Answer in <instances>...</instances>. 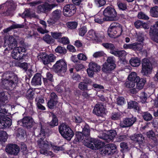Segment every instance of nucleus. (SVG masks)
<instances>
[{"instance_id": "obj_1", "label": "nucleus", "mask_w": 158, "mask_h": 158, "mask_svg": "<svg viewBox=\"0 0 158 158\" xmlns=\"http://www.w3.org/2000/svg\"><path fill=\"white\" fill-rule=\"evenodd\" d=\"M17 42L14 37L12 36H6L5 38L4 46L6 47L5 51L10 50L14 49L12 52V56L14 59L20 60L23 58L25 48L23 47H15Z\"/></svg>"}, {"instance_id": "obj_2", "label": "nucleus", "mask_w": 158, "mask_h": 158, "mask_svg": "<svg viewBox=\"0 0 158 158\" xmlns=\"http://www.w3.org/2000/svg\"><path fill=\"white\" fill-rule=\"evenodd\" d=\"M45 133L43 130L41 131L40 133L38 136L39 140L38 141V143L39 146L41 149L40 151L41 154H44L47 156H53V153L51 151L47 150L52 148L56 152L59 151L64 150V148L61 147H59L55 146L51 143H49L48 141L45 139Z\"/></svg>"}, {"instance_id": "obj_3", "label": "nucleus", "mask_w": 158, "mask_h": 158, "mask_svg": "<svg viewBox=\"0 0 158 158\" xmlns=\"http://www.w3.org/2000/svg\"><path fill=\"white\" fill-rule=\"evenodd\" d=\"M83 133L85 137L83 143L85 146L93 150L100 148L98 142L89 137L90 130L88 125H86L83 129Z\"/></svg>"}, {"instance_id": "obj_4", "label": "nucleus", "mask_w": 158, "mask_h": 158, "mask_svg": "<svg viewBox=\"0 0 158 158\" xmlns=\"http://www.w3.org/2000/svg\"><path fill=\"white\" fill-rule=\"evenodd\" d=\"M123 32L122 27L118 23H112L108 28V34L111 38H117L121 35Z\"/></svg>"}, {"instance_id": "obj_5", "label": "nucleus", "mask_w": 158, "mask_h": 158, "mask_svg": "<svg viewBox=\"0 0 158 158\" xmlns=\"http://www.w3.org/2000/svg\"><path fill=\"white\" fill-rule=\"evenodd\" d=\"M0 103L1 102L0 101ZM0 105V129H3L10 126L12 123L11 120L4 115L7 113V110L3 108Z\"/></svg>"}, {"instance_id": "obj_6", "label": "nucleus", "mask_w": 158, "mask_h": 158, "mask_svg": "<svg viewBox=\"0 0 158 158\" xmlns=\"http://www.w3.org/2000/svg\"><path fill=\"white\" fill-rule=\"evenodd\" d=\"M102 45L105 48L110 49V52L111 54L118 57L120 59L124 58L127 54V53L124 50L119 51L114 49V46L112 44L103 43Z\"/></svg>"}, {"instance_id": "obj_7", "label": "nucleus", "mask_w": 158, "mask_h": 158, "mask_svg": "<svg viewBox=\"0 0 158 158\" xmlns=\"http://www.w3.org/2000/svg\"><path fill=\"white\" fill-rule=\"evenodd\" d=\"M61 135L68 140H70L74 135V133L70 128L66 124L63 123L59 127Z\"/></svg>"}, {"instance_id": "obj_8", "label": "nucleus", "mask_w": 158, "mask_h": 158, "mask_svg": "<svg viewBox=\"0 0 158 158\" xmlns=\"http://www.w3.org/2000/svg\"><path fill=\"white\" fill-rule=\"evenodd\" d=\"M54 71L61 74H63L67 70V64L63 59L57 61L53 66Z\"/></svg>"}, {"instance_id": "obj_9", "label": "nucleus", "mask_w": 158, "mask_h": 158, "mask_svg": "<svg viewBox=\"0 0 158 158\" xmlns=\"http://www.w3.org/2000/svg\"><path fill=\"white\" fill-rule=\"evenodd\" d=\"M37 57L38 59L41 61L45 65L53 62L56 59V56L53 54H48L45 52L40 53Z\"/></svg>"}, {"instance_id": "obj_10", "label": "nucleus", "mask_w": 158, "mask_h": 158, "mask_svg": "<svg viewBox=\"0 0 158 158\" xmlns=\"http://www.w3.org/2000/svg\"><path fill=\"white\" fill-rule=\"evenodd\" d=\"M5 76H6V78L2 80V83L4 84L5 82L6 83V82L8 83L9 86H10L13 88H15L18 82L17 76L12 74L11 76L7 73L4 74L3 79L4 78V77Z\"/></svg>"}, {"instance_id": "obj_11", "label": "nucleus", "mask_w": 158, "mask_h": 158, "mask_svg": "<svg viewBox=\"0 0 158 158\" xmlns=\"http://www.w3.org/2000/svg\"><path fill=\"white\" fill-rule=\"evenodd\" d=\"M115 130H111L108 131H99L98 137L101 139L106 140L107 142L112 140L116 135Z\"/></svg>"}, {"instance_id": "obj_12", "label": "nucleus", "mask_w": 158, "mask_h": 158, "mask_svg": "<svg viewBox=\"0 0 158 158\" xmlns=\"http://www.w3.org/2000/svg\"><path fill=\"white\" fill-rule=\"evenodd\" d=\"M104 15L105 17V21H112L114 20L117 15V12L115 10L110 7L108 6L106 8L103 12Z\"/></svg>"}, {"instance_id": "obj_13", "label": "nucleus", "mask_w": 158, "mask_h": 158, "mask_svg": "<svg viewBox=\"0 0 158 158\" xmlns=\"http://www.w3.org/2000/svg\"><path fill=\"white\" fill-rule=\"evenodd\" d=\"M107 63L104 64L102 69V70L104 72L108 71L113 70L115 67L114 58L113 57H109L107 60Z\"/></svg>"}, {"instance_id": "obj_14", "label": "nucleus", "mask_w": 158, "mask_h": 158, "mask_svg": "<svg viewBox=\"0 0 158 158\" xmlns=\"http://www.w3.org/2000/svg\"><path fill=\"white\" fill-rule=\"evenodd\" d=\"M142 73L144 75L150 73L152 69V67L149 60L147 59H143L142 61Z\"/></svg>"}, {"instance_id": "obj_15", "label": "nucleus", "mask_w": 158, "mask_h": 158, "mask_svg": "<svg viewBox=\"0 0 158 158\" xmlns=\"http://www.w3.org/2000/svg\"><path fill=\"white\" fill-rule=\"evenodd\" d=\"M88 67L87 69V73L89 76L91 77H93L94 72H98L100 69V66L93 62L89 63Z\"/></svg>"}, {"instance_id": "obj_16", "label": "nucleus", "mask_w": 158, "mask_h": 158, "mask_svg": "<svg viewBox=\"0 0 158 158\" xmlns=\"http://www.w3.org/2000/svg\"><path fill=\"white\" fill-rule=\"evenodd\" d=\"M149 35L153 40L158 43V21L151 27Z\"/></svg>"}, {"instance_id": "obj_17", "label": "nucleus", "mask_w": 158, "mask_h": 158, "mask_svg": "<svg viewBox=\"0 0 158 158\" xmlns=\"http://www.w3.org/2000/svg\"><path fill=\"white\" fill-rule=\"evenodd\" d=\"M55 6L53 4H50L47 2L38 5L37 9V11L38 13H45L51 10Z\"/></svg>"}, {"instance_id": "obj_18", "label": "nucleus", "mask_w": 158, "mask_h": 158, "mask_svg": "<svg viewBox=\"0 0 158 158\" xmlns=\"http://www.w3.org/2000/svg\"><path fill=\"white\" fill-rule=\"evenodd\" d=\"M76 12V7L73 4L66 5L63 10V14L66 16H71L74 15Z\"/></svg>"}, {"instance_id": "obj_19", "label": "nucleus", "mask_w": 158, "mask_h": 158, "mask_svg": "<svg viewBox=\"0 0 158 158\" xmlns=\"http://www.w3.org/2000/svg\"><path fill=\"white\" fill-rule=\"evenodd\" d=\"M5 150L6 152L8 154L16 156L19 152L20 148L17 145L12 144L6 146Z\"/></svg>"}, {"instance_id": "obj_20", "label": "nucleus", "mask_w": 158, "mask_h": 158, "mask_svg": "<svg viewBox=\"0 0 158 158\" xmlns=\"http://www.w3.org/2000/svg\"><path fill=\"white\" fill-rule=\"evenodd\" d=\"M18 124L24 127H28L32 126L33 124V120L30 117H24L22 120L19 121Z\"/></svg>"}, {"instance_id": "obj_21", "label": "nucleus", "mask_w": 158, "mask_h": 158, "mask_svg": "<svg viewBox=\"0 0 158 158\" xmlns=\"http://www.w3.org/2000/svg\"><path fill=\"white\" fill-rule=\"evenodd\" d=\"M136 121V118L135 117L127 118L120 123V125L122 127H128L132 126Z\"/></svg>"}, {"instance_id": "obj_22", "label": "nucleus", "mask_w": 158, "mask_h": 158, "mask_svg": "<svg viewBox=\"0 0 158 158\" xmlns=\"http://www.w3.org/2000/svg\"><path fill=\"white\" fill-rule=\"evenodd\" d=\"M93 111L97 116H102L105 113V109L103 105L98 104L95 105Z\"/></svg>"}, {"instance_id": "obj_23", "label": "nucleus", "mask_w": 158, "mask_h": 158, "mask_svg": "<svg viewBox=\"0 0 158 158\" xmlns=\"http://www.w3.org/2000/svg\"><path fill=\"white\" fill-rule=\"evenodd\" d=\"M130 138L131 140L138 142L139 144L142 143L144 140V137L141 134L132 135L131 136Z\"/></svg>"}, {"instance_id": "obj_24", "label": "nucleus", "mask_w": 158, "mask_h": 158, "mask_svg": "<svg viewBox=\"0 0 158 158\" xmlns=\"http://www.w3.org/2000/svg\"><path fill=\"white\" fill-rule=\"evenodd\" d=\"M96 32L92 29L89 30L87 32L86 37L88 40H96Z\"/></svg>"}, {"instance_id": "obj_25", "label": "nucleus", "mask_w": 158, "mask_h": 158, "mask_svg": "<svg viewBox=\"0 0 158 158\" xmlns=\"http://www.w3.org/2000/svg\"><path fill=\"white\" fill-rule=\"evenodd\" d=\"M41 77L40 74L37 73L33 77L31 83L35 85H40L41 84Z\"/></svg>"}, {"instance_id": "obj_26", "label": "nucleus", "mask_w": 158, "mask_h": 158, "mask_svg": "<svg viewBox=\"0 0 158 158\" xmlns=\"http://www.w3.org/2000/svg\"><path fill=\"white\" fill-rule=\"evenodd\" d=\"M3 5L6 6L7 7L8 10L6 12V15H10V11L14 10L15 7V5L14 4L13 2L10 1L6 2Z\"/></svg>"}, {"instance_id": "obj_27", "label": "nucleus", "mask_w": 158, "mask_h": 158, "mask_svg": "<svg viewBox=\"0 0 158 158\" xmlns=\"http://www.w3.org/2000/svg\"><path fill=\"white\" fill-rule=\"evenodd\" d=\"M143 44L142 43L135 42L131 44V49L134 51H140L142 49Z\"/></svg>"}, {"instance_id": "obj_28", "label": "nucleus", "mask_w": 158, "mask_h": 158, "mask_svg": "<svg viewBox=\"0 0 158 158\" xmlns=\"http://www.w3.org/2000/svg\"><path fill=\"white\" fill-rule=\"evenodd\" d=\"M130 64L132 66L137 67L140 64V60L137 57H132L129 61Z\"/></svg>"}, {"instance_id": "obj_29", "label": "nucleus", "mask_w": 158, "mask_h": 158, "mask_svg": "<svg viewBox=\"0 0 158 158\" xmlns=\"http://www.w3.org/2000/svg\"><path fill=\"white\" fill-rule=\"evenodd\" d=\"M139 78V77L137 76L136 73L135 72H131L128 77V80L131 81L135 82L138 81Z\"/></svg>"}, {"instance_id": "obj_30", "label": "nucleus", "mask_w": 158, "mask_h": 158, "mask_svg": "<svg viewBox=\"0 0 158 158\" xmlns=\"http://www.w3.org/2000/svg\"><path fill=\"white\" fill-rule=\"evenodd\" d=\"M146 82V81L145 79L139 78L138 81L135 82L136 83L137 89L139 90L143 89Z\"/></svg>"}, {"instance_id": "obj_31", "label": "nucleus", "mask_w": 158, "mask_h": 158, "mask_svg": "<svg viewBox=\"0 0 158 158\" xmlns=\"http://www.w3.org/2000/svg\"><path fill=\"white\" fill-rule=\"evenodd\" d=\"M43 40L48 44H51L54 42V40L50 35L45 34L43 37Z\"/></svg>"}, {"instance_id": "obj_32", "label": "nucleus", "mask_w": 158, "mask_h": 158, "mask_svg": "<svg viewBox=\"0 0 158 158\" xmlns=\"http://www.w3.org/2000/svg\"><path fill=\"white\" fill-rule=\"evenodd\" d=\"M150 13L152 16L154 17H158V7L155 6L150 9Z\"/></svg>"}, {"instance_id": "obj_33", "label": "nucleus", "mask_w": 158, "mask_h": 158, "mask_svg": "<svg viewBox=\"0 0 158 158\" xmlns=\"http://www.w3.org/2000/svg\"><path fill=\"white\" fill-rule=\"evenodd\" d=\"M7 138V134L6 132L0 131V141L5 142Z\"/></svg>"}, {"instance_id": "obj_34", "label": "nucleus", "mask_w": 158, "mask_h": 158, "mask_svg": "<svg viewBox=\"0 0 158 158\" xmlns=\"http://www.w3.org/2000/svg\"><path fill=\"white\" fill-rule=\"evenodd\" d=\"M106 148L109 150L112 154L114 153L116 151V146L113 144H109L106 145Z\"/></svg>"}, {"instance_id": "obj_35", "label": "nucleus", "mask_w": 158, "mask_h": 158, "mask_svg": "<svg viewBox=\"0 0 158 158\" xmlns=\"http://www.w3.org/2000/svg\"><path fill=\"white\" fill-rule=\"evenodd\" d=\"M128 108L131 109L134 108L136 110L139 108L138 103L135 102L131 101L128 102Z\"/></svg>"}, {"instance_id": "obj_36", "label": "nucleus", "mask_w": 158, "mask_h": 158, "mask_svg": "<svg viewBox=\"0 0 158 158\" xmlns=\"http://www.w3.org/2000/svg\"><path fill=\"white\" fill-rule=\"evenodd\" d=\"M87 28L85 26H82L79 29V35L81 36H84L87 32Z\"/></svg>"}, {"instance_id": "obj_37", "label": "nucleus", "mask_w": 158, "mask_h": 158, "mask_svg": "<svg viewBox=\"0 0 158 158\" xmlns=\"http://www.w3.org/2000/svg\"><path fill=\"white\" fill-rule=\"evenodd\" d=\"M56 52L60 54H64L66 52V49L60 46H58L55 49Z\"/></svg>"}, {"instance_id": "obj_38", "label": "nucleus", "mask_w": 158, "mask_h": 158, "mask_svg": "<svg viewBox=\"0 0 158 158\" xmlns=\"http://www.w3.org/2000/svg\"><path fill=\"white\" fill-rule=\"evenodd\" d=\"M76 137L75 140L77 142H80L84 139L83 134L81 132H77L76 134Z\"/></svg>"}, {"instance_id": "obj_39", "label": "nucleus", "mask_w": 158, "mask_h": 158, "mask_svg": "<svg viewBox=\"0 0 158 158\" xmlns=\"http://www.w3.org/2000/svg\"><path fill=\"white\" fill-rule=\"evenodd\" d=\"M61 11L59 10H56L54 11L52 14V18L57 20L60 17Z\"/></svg>"}, {"instance_id": "obj_40", "label": "nucleus", "mask_w": 158, "mask_h": 158, "mask_svg": "<svg viewBox=\"0 0 158 158\" xmlns=\"http://www.w3.org/2000/svg\"><path fill=\"white\" fill-rule=\"evenodd\" d=\"M51 35L53 38L59 40L62 36V33L56 31L52 32H51Z\"/></svg>"}, {"instance_id": "obj_41", "label": "nucleus", "mask_w": 158, "mask_h": 158, "mask_svg": "<svg viewBox=\"0 0 158 158\" xmlns=\"http://www.w3.org/2000/svg\"><path fill=\"white\" fill-rule=\"evenodd\" d=\"M58 124V120L56 117L54 115H52V119L50 123V125L52 127L57 125Z\"/></svg>"}, {"instance_id": "obj_42", "label": "nucleus", "mask_w": 158, "mask_h": 158, "mask_svg": "<svg viewBox=\"0 0 158 158\" xmlns=\"http://www.w3.org/2000/svg\"><path fill=\"white\" fill-rule=\"evenodd\" d=\"M56 100L50 99L49 101L48 102V105L50 109H53L56 104Z\"/></svg>"}, {"instance_id": "obj_43", "label": "nucleus", "mask_w": 158, "mask_h": 158, "mask_svg": "<svg viewBox=\"0 0 158 158\" xmlns=\"http://www.w3.org/2000/svg\"><path fill=\"white\" fill-rule=\"evenodd\" d=\"M77 23L76 22H71L67 23L68 27L71 29H74L77 28Z\"/></svg>"}, {"instance_id": "obj_44", "label": "nucleus", "mask_w": 158, "mask_h": 158, "mask_svg": "<svg viewBox=\"0 0 158 158\" xmlns=\"http://www.w3.org/2000/svg\"><path fill=\"white\" fill-rule=\"evenodd\" d=\"M94 21L96 23L101 24L105 20V18H103L100 16L99 14H98V15L95 16Z\"/></svg>"}, {"instance_id": "obj_45", "label": "nucleus", "mask_w": 158, "mask_h": 158, "mask_svg": "<svg viewBox=\"0 0 158 158\" xmlns=\"http://www.w3.org/2000/svg\"><path fill=\"white\" fill-rule=\"evenodd\" d=\"M143 116L144 120L146 121H150L152 118L151 114L147 112H144L143 113Z\"/></svg>"}, {"instance_id": "obj_46", "label": "nucleus", "mask_w": 158, "mask_h": 158, "mask_svg": "<svg viewBox=\"0 0 158 158\" xmlns=\"http://www.w3.org/2000/svg\"><path fill=\"white\" fill-rule=\"evenodd\" d=\"M95 3L98 7H101L104 5L106 3L105 0H94Z\"/></svg>"}, {"instance_id": "obj_47", "label": "nucleus", "mask_w": 158, "mask_h": 158, "mask_svg": "<svg viewBox=\"0 0 158 158\" xmlns=\"http://www.w3.org/2000/svg\"><path fill=\"white\" fill-rule=\"evenodd\" d=\"M78 87L80 89L82 90H86L88 89L87 84L83 82L80 83L79 84Z\"/></svg>"}, {"instance_id": "obj_48", "label": "nucleus", "mask_w": 158, "mask_h": 158, "mask_svg": "<svg viewBox=\"0 0 158 158\" xmlns=\"http://www.w3.org/2000/svg\"><path fill=\"white\" fill-rule=\"evenodd\" d=\"M135 82L134 81L128 80L125 82V85L128 88H132L135 86Z\"/></svg>"}, {"instance_id": "obj_49", "label": "nucleus", "mask_w": 158, "mask_h": 158, "mask_svg": "<svg viewBox=\"0 0 158 158\" xmlns=\"http://www.w3.org/2000/svg\"><path fill=\"white\" fill-rule=\"evenodd\" d=\"M147 95L145 93L142 92L140 96L141 102L142 103H145L146 102L147 98Z\"/></svg>"}, {"instance_id": "obj_50", "label": "nucleus", "mask_w": 158, "mask_h": 158, "mask_svg": "<svg viewBox=\"0 0 158 158\" xmlns=\"http://www.w3.org/2000/svg\"><path fill=\"white\" fill-rule=\"evenodd\" d=\"M105 53L102 51H100L95 52L93 54V56L94 58H98L104 56Z\"/></svg>"}, {"instance_id": "obj_51", "label": "nucleus", "mask_w": 158, "mask_h": 158, "mask_svg": "<svg viewBox=\"0 0 158 158\" xmlns=\"http://www.w3.org/2000/svg\"><path fill=\"white\" fill-rule=\"evenodd\" d=\"M77 57L79 60H81L86 61L87 59V57L86 55L82 53H80L78 54Z\"/></svg>"}, {"instance_id": "obj_52", "label": "nucleus", "mask_w": 158, "mask_h": 158, "mask_svg": "<svg viewBox=\"0 0 158 158\" xmlns=\"http://www.w3.org/2000/svg\"><path fill=\"white\" fill-rule=\"evenodd\" d=\"M59 41L63 44H67L69 43V39L67 37H63L60 38L59 40Z\"/></svg>"}, {"instance_id": "obj_53", "label": "nucleus", "mask_w": 158, "mask_h": 158, "mask_svg": "<svg viewBox=\"0 0 158 158\" xmlns=\"http://www.w3.org/2000/svg\"><path fill=\"white\" fill-rule=\"evenodd\" d=\"M138 18L139 19L148 20L149 19L148 16L142 12H140L138 15Z\"/></svg>"}, {"instance_id": "obj_54", "label": "nucleus", "mask_w": 158, "mask_h": 158, "mask_svg": "<svg viewBox=\"0 0 158 158\" xmlns=\"http://www.w3.org/2000/svg\"><path fill=\"white\" fill-rule=\"evenodd\" d=\"M73 120L74 122L76 123H80L82 122V118L79 116L76 115L73 117Z\"/></svg>"}, {"instance_id": "obj_55", "label": "nucleus", "mask_w": 158, "mask_h": 158, "mask_svg": "<svg viewBox=\"0 0 158 158\" xmlns=\"http://www.w3.org/2000/svg\"><path fill=\"white\" fill-rule=\"evenodd\" d=\"M119 9L122 10H125L127 9V6L126 4L122 2H118L117 3Z\"/></svg>"}, {"instance_id": "obj_56", "label": "nucleus", "mask_w": 158, "mask_h": 158, "mask_svg": "<svg viewBox=\"0 0 158 158\" xmlns=\"http://www.w3.org/2000/svg\"><path fill=\"white\" fill-rule=\"evenodd\" d=\"M147 136L149 138L153 139L155 138V134L151 130L147 132Z\"/></svg>"}, {"instance_id": "obj_57", "label": "nucleus", "mask_w": 158, "mask_h": 158, "mask_svg": "<svg viewBox=\"0 0 158 158\" xmlns=\"http://www.w3.org/2000/svg\"><path fill=\"white\" fill-rule=\"evenodd\" d=\"M125 102L124 98L123 97H119L117 99V103L118 105H123Z\"/></svg>"}, {"instance_id": "obj_58", "label": "nucleus", "mask_w": 158, "mask_h": 158, "mask_svg": "<svg viewBox=\"0 0 158 158\" xmlns=\"http://www.w3.org/2000/svg\"><path fill=\"white\" fill-rule=\"evenodd\" d=\"M21 27L18 25H12L11 27L7 28L3 30V31L4 32H7L8 31H10L11 29L13 28H16L19 27Z\"/></svg>"}, {"instance_id": "obj_59", "label": "nucleus", "mask_w": 158, "mask_h": 158, "mask_svg": "<svg viewBox=\"0 0 158 158\" xmlns=\"http://www.w3.org/2000/svg\"><path fill=\"white\" fill-rule=\"evenodd\" d=\"M120 117V115L119 113H113L112 116L111 118L114 120L118 119Z\"/></svg>"}, {"instance_id": "obj_60", "label": "nucleus", "mask_w": 158, "mask_h": 158, "mask_svg": "<svg viewBox=\"0 0 158 158\" xmlns=\"http://www.w3.org/2000/svg\"><path fill=\"white\" fill-rule=\"evenodd\" d=\"M96 40H100L104 37V34L103 32H101L99 33H97L96 35Z\"/></svg>"}, {"instance_id": "obj_61", "label": "nucleus", "mask_w": 158, "mask_h": 158, "mask_svg": "<svg viewBox=\"0 0 158 158\" xmlns=\"http://www.w3.org/2000/svg\"><path fill=\"white\" fill-rule=\"evenodd\" d=\"M36 104H42L44 102V100L42 97H38L35 99Z\"/></svg>"}, {"instance_id": "obj_62", "label": "nucleus", "mask_w": 158, "mask_h": 158, "mask_svg": "<svg viewBox=\"0 0 158 158\" xmlns=\"http://www.w3.org/2000/svg\"><path fill=\"white\" fill-rule=\"evenodd\" d=\"M31 16V13L29 10H26L24 11L22 15L23 18L25 17H30Z\"/></svg>"}, {"instance_id": "obj_63", "label": "nucleus", "mask_w": 158, "mask_h": 158, "mask_svg": "<svg viewBox=\"0 0 158 158\" xmlns=\"http://www.w3.org/2000/svg\"><path fill=\"white\" fill-rule=\"evenodd\" d=\"M57 20L56 19L52 17V18H50L47 21V22L49 24L52 25L55 23Z\"/></svg>"}, {"instance_id": "obj_64", "label": "nucleus", "mask_w": 158, "mask_h": 158, "mask_svg": "<svg viewBox=\"0 0 158 158\" xmlns=\"http://www.w3.org/2000/svg\"><path fill=\"white\" fill-rule=\"evenodd\" d=\"M75 68L77 71H79L85 68L84 66L81 64H79L76 65Z\"/></svg>"}]
</instances>
